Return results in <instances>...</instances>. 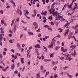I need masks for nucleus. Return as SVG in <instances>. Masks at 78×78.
Masks as SVG:
<instances>
[{
  "label": "nucleus",
  "instance_id": "obj_23",
  "mask_svg": "<svg viewBox=\"0 0 78 78\" xmlns=\"http://www.w3.org/2000/svg\"><path fill=\"white\" fill-rule=\"evenodd\" d=\"M56 3L55 2H54L52 4L51 6V8H52L54 6H55V5Z\"/></svg>",
  "mask_w": 78,
  "mask_h": 78
},
{
  "label": "nucleus",
  "instance_id": "obj_54",
  "mask_svg": "<svg viewBox=\"0 0 78 78\" xmlns=\"http://www.w3.org/2000/svg\"><path fill=\"white\" fill-rule=\"evenodd\" d=\"M74 54L75 56V55H76V52L75 50H74Z\"/></svg>",
  "mask_w": 78,
  "mask_h": 78
},
{
  "label": "nucleus",
  "instance_id": "obj_49",
  "mask_svg": "<svg viewBox=\"0 0 78 78\" xmlns=\"http://www.w3.org/2000/svg\"><path fill=\"white\" fill-rule=\"evenodd\" d=\"M36 2V0H34L33 1V3L34 5L35 4Z\"/></svg>",
  "mask_w": 78,
  "mask_h": 78
},
{
  "label": "nucleus",
  "instance_id": "obj_27",
  "mask_svg": "<svg viewBox=\"0 0 78 78\" xmlns=\"http://www.w3.org/2000/svg\"><path fill=\"white\" fill-rule=\"evenodd\" d=\"M19 8H18L16 11V13H17V14H19Z\"/></svg>",
  "mask_w": 78,
  "mask_h": 78
},
{
  "label": "nucleus",
  "instance_id": "obj_48",
  "mask_svg": "<svg viewBox=\"0 0 78 78\" xmlns=\"http://www.w3.org/2000/svg\"><path fill=\"white\" fill-rule=\"evenodd\" d=\"M19 21V18H17L16 21V22H18Z\"/></svg>",
  "mask_w": 78,
  "mask_h": 78
},
{
  "label": "nucleus",
  "instance_id": "obj_37",
  "mask_svg": "<svg viewBox=\"0 0 78 78\" xmlns=\"http://www.w3.org/2000/svg\"><path fill=\"white\" fill-rule=\"evenodd\" d=\"M43 47L44 48V49H45V50H46V51H48L47 48L44 46H43Z\"/></svg>",
  "mask_w": 78,
  "mask_h": 78
},
{
  "label": "nucleus",
  "instance_id": "obj_13",
  "mask_svg": "<svg viewBox=\"0 0 78 78\" xmlns=\"http://www.w3.org/2000/svg\"><path fill=\"white\" fill-rule=\"evenodd\" d=\"M67 5L66 4L63 7V8L62 9V11H63V10H65V9L66 8Z\"/></svg>",
  "mask_w": 78,
  "mask_h": 78
},
{
  "label": "nucleus",
  "instance_id": "obj_64",
  "mask_svg": "<svg viewBox=\"0 0 78 78\" xmlns=\"http://www.w3.org/2000/svg\"><path fill=\"white\" fill-rule=\"evenodd\" d=\"M12 40H10L9 41L10 43H12Z\"/></svg>",
  "mask_w": 78,
  "mask_h": 78
},
{
  "label": "nucleus",
  "instance_id": "obj_33",
  "mask_svg": "<svg viewBox=\"0 0 78 78\" xmlns=\"http://www.w3.org/2000/svg\"><path fill=\"white\" fill-rule=\"evenodd\" d=\"M62 19L61 20V22H63V21H64V20H65V19H64V18H61Z\"/></svg>",
  "mask_w": 78,
  "mask_h": 78
},
{
  "label": "nucleus",
  "instance_id": "obj_32",
  "mask_svg": "<svg viewBox=\"0 0 78 78\" xmlns=\"http://www.w3.org/2000/svg\"><path fill=\"white\" fill-rule=\"evenodd\" d=\"M48 19L50 20L51 19V20H52V17H51V16H49L48 17Z\"/></svg>",
  "mask_w": 78,
  "mask_h": 78
},
{
  "label": "nucleus",
  "instance_id": "obj_8",
  "mask_svg": "<svg viewBox=\"0 0 78 78\" xmlns=\"http://www.w3.org/2000/svg\"><path fill=\"white\" fill-rule=\"evenodd\" d=\"M34 47L35 48H41V46H40V45L39 44H37V45H36L34 46Z\"/></svg>",
  "mask_w": 78,
  "mask_h": 78
},
{
  "label": "nucleus",
  "instance_id": "obj_17",
  "mask_svg": "<svg viewBox=\"0 0 78 78\" xmlns=\"http://www.w3.org/2000/svg\"><path fill=\"white\" fill-rule=\"evenodd\" d=\"M69 25V23H66V25H64V27H66L67 26L66 28H68V26H67V25Z\"/></svg>",
  "mask_w": 78,
  "mask_h": 78
},
{
  "label": "nucleus",
  "instance_id": "obj_55",
  "mask_svg": "<svg viewBox=\"0 0 78 78\" xmlns=\"http://www.w3.org/2000/svg\"><path fill=\"white\" fill-rule=\"evenodd\" d=\"M73 75H68V77L69 78H72V77H73Z\"/></svg>",
  "mask_w": 78,
  "mask_h": 78
},
{
  "label": "nucleus",
  "instance_id": "obj_43",
  "mask_svg": "<svg viewBox=\"0 0 78 78\" xmlns=\"http://www.w3.org/2000/svg\"><path fill=\"white\" fill-rule=\"evenodd\" d=\"M72 59V58H71V57H69L68 58V60L69 61H71Z\"/></svg>",
  "mask_w": 78,
  "mask_h": 78
},
{
  "label": "nucleus",
  "instance_id": "obj_30",
  "mask_svg": "<svg viewBox=\"0 0 78 78\" xmlns=\"http://www.w3.org/2000/svg\"><path fill=\"white\" fill-rule=\"evenodd\" d=\"M72 6V5H68V7L69 8H71Z\"/></svg>",
  "mask_w": 78,
  "mask_h": 78
},
{
  "label": "nucleus",
  "instance_id": "obj_28",
  "mask_svg": "<svg viewBox=\"0 0 78 78\" xmlns=\"http://www.w3.org/2000/svg\"><path fill=\"white\" fill-rule=\"evenodd\" d=\"M40 74V73H37V78H38L39 77Z\"/></svg>",
  "mask_w": 78,
  "mask_h": 78
},
{
  "label": "nucleus",
  "instance_id": "obj_36",
  "mask_svg": "<svg viewBox=\"0 0 78 78\" xmlns=\"http://www.w3.org/2000/svg\"><path fill=\"white\" fill-rule=\"evenodd\" d=\"M2 40H3V37H0V42H2Z\"/></svg>",
  "mask_w": 78,
  "mask_h": 78
},
{
  "label": "nucleus",
  "instance_id": "obj_24",
  "mask_svg": "<svg viewBox=\"0 0 78 78\" xmlns=\"http://www.w3.org/2000/svg\"><path fill=\"white\" fill-rule=\"evenodd\" d=\"M66 35L68 34V33L69 32V29H67L66 30Z\"/></svg>",
  "mask_w": 78,
  "mask_h": 78
},
{
  "label": "nucleus",
  "instance_id": "obj_18",
  "mask_svg": "<svg viewBox=\"0 0 78 78\" xmlns=\"http://www.w3.org/2000/svg\"><path fill=\"white\" fill-rule=\"evenodd\" d=\"M17 28V26L16 25H15L14 28V33H16V28Z\"/></svg>",
  "mask_w": 78,
  "mask_h": 78
},
{
  "label": "nucleus",
  "instance_id": "obj_34",
  "mask_svg": "<svg viewBox=\"0 0 78 78\" xmlns=\"http://www.w3.org/2000/svg\"><path fill=\"white\" fill-rule=\"evenodd\" d=\"M38 23H37V25H36V26L35 27V28L36 30H37V28H38Z\"/></svg>",
  "mask_w": 78,
  "mask_h": 78
},
{
  "label": "nucleus",
  "instance_id": "obj_4",
  "mask_svg": "<svg viewBox=\"0 0 78 78\" xmlns=\"http://www.w3.org/2000/svg\"><path fill=\"white\" fill-rule=\"evenodd\" d=\"M53 42H52V41L51 42V43L49 45H48V48H53Z\"/></svg>",
  "mask_w": 78,
  "mask_h": 78
},
{
  "label": "nucleus",
  "instance_id": "obj_51",
  "mask_svg": "<svg viewBox=\"0 0 78 78\" xmlns=\"http://www.w3.org/2000/svg\"><path fill=\"white\" fill-rule=\"evenodd\" d=\"M0 59H2V58H3V56L2 55V54L0 53Z\"/></svg>",
  "mask_w": 78,
  "mask_h": 78
},
{
  "label": "nucleus",
  "instance_id": "obj_14",
  "mask_svg": "<svg viewBox=\"0 0 78 78\" xmlns=\"http://www.w3.org/2000/svg\"><path fill=\"white\" fill-rule=\"evenodd\" d=\"M28 33L30 36H31V35L33 36L34 35V33L33 32H29Z\"/></svg>",
  "mask_w": 78,
  "mask_h": 78
},
{
  "label": "nucleus",
  "instance_id": "obj_25",
  "mask_svg": "<svg viewBox=\"0 0 78 78\" xmlns=\"http://www.w3.org/2000/svg\"><path fill=\"white\" fill-rule=\"evenodd\" d=\"M59 58H60V59L61 60L63 59H64V57H63V56H59Z\"/></svg>",
  "mask_w": 78,
  "mask_h": 78
},
{
  "label": "nucleus",
  "instance_id": "obj_20",
  "mask_svg": "<svg viewBox=\"0 0 78 78\" xmlns=\"http://www.w3.org/2000/svg\"><path fill=\"white\" fill-rule=\"evenodd\" d=\"M54 53H52V54H51L50 57L53 58L54 57Z\"/></svg>",
  "mask_w": 78,
  "mask_h": 78
},
{
  "label": "nucleus",
  "instance_id": "obj_22",
  "mask_svg": "<svg viewBox=\"0 0 78 78\" xmlns=\"http://www.w3.org/2000/svg\"><path fill=\"white\" fill-rule=\"evenodd\" d=\"M17 47L19 48V50H20V44L19 43H17Z\"/></svg>",
  "mask_w": 78,
  "mask_h": 78
},
{
  "label": "nucleus",
  "instance_id": "obj_41",
  "mask_svg": "<svg viewBox=\"0 0 78 78\" xmlns=\"http://www.w3.org/2000/svg\"><path fill=\"white\" fill-rule=\"evenodd\" d=\"M18 73V71L17 70L15 71L14 72V73H15V74H17Z\"/></svg>",
  "mask_w": 78,
  "mask_h": 78
},
{
  "label": "nucleus",
  "instance_id": "obj_56",
  "mask_svg": "<svg viewBox=\"0 0 78 78\" xmlns=\"http://www.w3.org/2000/svg\"><path fill=\"white\" fill-rule=\"evenodd\" d=\"M69 67V66H66L65 67L63 68V69L64 70H65L67 68H68Z\"/></svg>",
  "mask_w": 78,
  "mask_h": 78
},
{
  "label": "nucleus",
  "instance_id": "obj_2",
  "mask_svg": "<svg viewBox=\"0 0 78 78\" xmlns=\"http://www.w3.org/2000/svg\"><path fill=\"white\" fill-rule=\"evenodd\" d=\"M53 8H51L49 10V12H50V14H51L52 13H52H53V12H54V11H55V9H54L53 10Z\"/></svg>",
  "mask_w": 78,
  "mask_h": 78
},
{
  "label": "nucleus",
  "instance_id": "obj_60",
  "mask_svg": "<svg viewBox=\"0 0 78 78\" xmlns=\"http://www.w3.org/2000/svg\"><path fill=\"white\" fill-rule=\"evenodd\" d=\"M71 37V36H68V39H70Z\"/></svg>",
  "mask_w": 78,
  "mask_h": 78
},
{
  "label": "nucleus",
  "instance_id": "obj_50",
  "mask_svg": "<svg viewBox=\"0 0 78 78\" xmlns=\"http://www.w3.org/2000/svg\"><path fill=\"white\" fill-rule=\"evenodd\" d=\"M49 36H45V40L46 39H47L48 38H49Z\"/></svg>",
  "mask_w": 78,
  "mask_h": 78
},
{
  "label": "nucleus",
  "instance_id": "obj_11",
  "mask_svg": "<svg viewBox=\"0 0 78 78\" xmlns=\"http://www.w3.org/2000/svg\"><path fill=\"white\" fill-rule=\"evenodd\" d=\"M47 12L46 11H44V12H42L41 13V14L43 15H47Z\"/></svg>",
  "mask_w": 78,
  "mask_h": 78
},
{
  "label": "nucleus",
  "instance_id": "obj_38",
  "mask_svg": "<svg viewBox=\"0 0 78 78\" xmlns=\"http://www.w3.org/2000/svg\"><path fill=\"white\" fill-rule=\"evenodd\" d=\"M24 15L25 16H26L29 19H30V17H28L27 16V14H26V13L25 12V13H24Z\"/></svg>",
  "mask_w": 78,
  "mask_h": 78
},
{
  "label": "nucleus",
  "instance_id": "obj_35",
  "mask_svg": "<svg viewBox=\"0 0 78 78\" xmlns=\"http://www.w3.org/2000/svg\"><path fill=\"white\" fill-rule=\"evenodd\" d=\"M40 30L41 28H39L38 29L36 30V31H37V32H40Z\"/></svg>",
  "mask_w": 78,
  "mask_h": 78
},
{
  "label": "nucleus",
  "instance_id": "obj_10",
  "mask_svg": "<svg viewBox=\"0 0 78 78\" xmlns=\"http://www.w3.org/2000/svg\"><path fill=\"white\" fill-rule=\"evenodd\" d=\"M61 50L63 51V52H65L66 51H67V49H64L63 47L61 48Z\"/></svg>",
  "mask_w": 78,
  "mask_h": 78
},
{
  "label": "nucleus",
  "instance_id": "obj_1",
  "mask_svg": "<svg viewBox=\"0 0 78 78\" xmlns=\"http://www.w3.org/2000/svg\"><path fill=\"white\" fill-rule=\"evenodd\" d=\"M53 8H51L49 10V12H50V14H51L52 13H52H53V12H54V11H55V9H54L53 10Z\"/></svg>",
  "mask_w": 78,
  "mask_h": 78
},
{
  "label": "nucleus",
  "instance_id": "obj_21",
  "mask_svg": "<svg viewBox=\"0 0 78 78\" xmlns=\"http://www.w3.org/2000/svg\"><path fill=\"white\" fill-rule=\"evenodd\" d=\"M24 11L26 12V16L27 15H28V14H29V12L28 11H27V9H25V10H24Z\"/></svg>",
  "mask_w": 78,
  "mask_h": 78
},
{
  "label": "nucleus",
  "instance_id": "obj_58",
  "mask_svg": "<svg viewBox=\"0 0 78 78\" xmlns=\"http://www.w3.org/2000/svg\"><path fill=\"white\" fill-rule=\"evenodd\" d=\"M42 2L43 3V4H44L45 3V0H42Z\"/></svg>",
  "mask_w": 78,
  "mask_h": 78
},
{
  "label": "nucleus",
  "instance_id": "obj_45",
  "mask_svg": "<svg viewBox=\"0 0 78 78\" xmlns=\"http://www.w3.org/2000/svg\"><path fill=\"white\" fill-rule=\"evenodd\" d=\"M33 25H34L35 26H36V25H37V23H36V22H34L33 23Z\"/></svg>",
  "mask_w": 78,
  "mask_h": 78
},
{
  "label": "nucleus",
  "instance_id": "obj_61",
  "mask_svg": "<svg viewBox=\"0 0 78 78\" xmlns=\"http://www.w3.org/2000/svg\"><path fill=\"white\" fill-rule=\"evenodd\" d=\"M72 28H73V29H74V30H75L76 26H75V27H74V26H73V27H72Z\"/></svg>",
  "mask_w": 78,
  "mask_h": 78
},
{
  "label": "nucleus",
  "instance_id": "obj_15",
  "mask_svg": "<svg viewBox=\"0 0 78 78\" xmlns=\"http://www.w3.org/2000/svg\"><path fill=\"white\" fill-rule=\"evenodd\" d=\"M11 67L12 70H13V69H14L15 67L14 64H12V65H11Z\"/></svg>",
  "mask_w": 78,
  "mask_h": 78
},
{
  "label": "nucleus",
  "instance_id": "obj_42",
  "mask_svg": "<svg viewBox=\"0 0 78 78\" xmlns=\"http://www.w3.org/2000/svg\"><path fill=\"white\" fill-rule=\"evenodd\" d=\"M41 70H43V66L42 65H41Z\"/></svg>",
  "mask_w": 78,
  "mask_h": 78
},
{
  "label": "nucleus",
  "instance_id": "obj_12",
  "mask_svg": "<svg viewBox=\"0 0 78 78\" xmlns=\"http://www.w3.org/2000/svg\"><path fill=\"white\" fill-rule=\"evenodd\" d=\"M44 62H46L47 61H51V59H44Z\"/></svg>",
  "mask_w": 78,
  "mask_h": 78
},
{
  "label": "nucleus",
  "instance_id": "obj_59",
  "mask_svg": "<svg viewBox=\"0 0 78 78\" xmlns=\"http://www.w3.org/2000/svg\"><path fill=\"white\" fill-rule=\"evenodd\" d=\"M41 34H38V36L39 37H41Z\"/></svg>",
  "mask_w": 78,
  "mask_h": 78
},
{
  "label": "nucleus",
  "instance_id": "obj_19",
  "mask_svg": "<svg viewBox=\"0 0 78 78\" xmlns=\"http://www.w3.org/2000/svg\"><path fill=\"white\" fill-rule=\"evenodd\" d=\"M58 30H60L59 31L60 33H62V32L63 31L62 29L61 28H58Z\"/></svg>",
  "mask_w": 78,
  "mask_h": 78
},
{
  "label": "nucleus",
  "instance_id": "obj_44",
  "mask_svg": "<svg viewBox=\"0 0 78 78\" xmlns=\"http://www.w3.org/2000/svg\"><path fill=\"white\" fill-rule=\"evenodd\" d=\"M48 29L49 30H52V29L51 28H50V27H49V26H48Z\"/></svg>",
  "mask_w": 78,
  "mask_h": 78
},
{
  "label": "nucleus",
  "instance_id": "obj_53",
  "mask_svg": "<svg viewBox=\"0 0 78 78\" xmlns=\"http://www.w3.org/2000/svg\"><path fill=\"white\" fill-rule=\"evenodd\" d=\"M0 12L1 14H3V10H0Z\"/></svg>",
  "mask_w": 78,
  "mask_h": 78
},
{
  "label": "nucleus",
  "instance_id": "obj_6",
  "mask_svg": "<svg viewBox=\"0 0 78 78\" xmlns=\"http://www.w3.org/2000/svg\"><path fill=\"white\" fill-rule=\"evenodd\" d=\"M76 47V45H71L70 46V48H73L72 49H70V50H73V49H74V48H75V47Z\"/></svg>",
  "mask_w": 78,
  "mask_h": 78
},
{
  "label": "nucleus",
  "instance_id": "obj_52",
  "mask_svg": "<svg viewBox=\"0 0 78 78\" xmlns=\"http://www.w3.org/2000/svg\"><path fill=\"white\" fill-rule=\"evenodd\" d=\"M44 27H45V28H48V25H44Z\"/></svg>",
  "mask_w": 78,
  "mask_h": 78
},
{
  "label": "nucleus",
  "instance_id": "obj_57",
  "mask_svg": "<svg viewBox=\"0 0 78 78\" xmlns=\"http://www.w3.org/2000/svg\"><path fill=\"white\" fill-rule=\"evenodd\" d=\"M17 58V56L16 55H15L14 57V59H16V58Z\"/></svg>",
  "mask_w": 78,
  "mask_h": 78
},
{
  "label": "nucleus",
  "instance_id": "obj_47",
  "mask_svg": "<svg viewBox=\"0 0 78 78\" xmlns=\"http://www.w3.org/2000/svg\"><path fill=\"white\" fill-rule=\"evenodd\" d=\"M2 36H4V34H0V37H3Z\"/></svg>",
  "mask_w": 78,
  "mask_h": 78
},
{
  "label": "nucleus",
  "instance_id": "obj_39",
  "mask_svg": "<svg viewBox=\"0 0 78 78\" xmlns=\"http://www.w3.org/2000/svg\"><path fill=\"white\" fill-rule=\"evenodd\" d=\"M75 5H76L75 6L76 8V9H78V5H77L76 3H74Z\"/></svg>",
  "mask_w": 78,
  "mask_h": 78
},
{
  "label": "nucleus",
  "instance_id": "obj_26",
  "mask_svg": "<svg viewBox=\"0 0 78 78\" xmlns=\"http://www.w3.org/2000/svg\"><path fill=\"white\" fill-rule=\"evenodd\" d=\"M59 48H60V47H58V46H57L55 48V49L56 50H58V49Z\"/></svg>",
  "mask_w": 78,
  "mask_h": 78
},
{
  "label": "nucleus",
  "instance_id": "obj_62",
  "mask_svg": "<svg viewBox=\"0 0 78 78\" xmlns=\"http://www.w3.org/2000/svg\"><path fill=\"white\" fill-rule=\"evenodd\" d=\"M6 52L4 51L3 52V54L4 55H6Z\"/></svg>",
  "mask_w": 78,
  "mask_h": 78
},
{
  "label": "nucleus",
  "instance_id": "obj_3",
  "mask_svg": "<svg viewBox=\"0 0 78 78\" xmlns=\"http://www.w3.org/2000/svg\"><path fill=\"white\" fill-rule=\"evenodd\" d=\"M59 14V13H58V12L57 11H56L55 12H53L52 13V15L53 16H57V15Z\"/></svg>",
  "mask_w": 78,
  "mask_h": 78
},
{
  "label": "nucleus",
  "instance_id": "obj_7",
  "mask_svg": "<svg viewBox=\"0 0 78 78\" xmlns=\"http://www.w3.org/2000/svg\"><path fill=\"white\" fill-rule=\"evenodd\" d=\"M56 36H55V37H54L52 39V42H53V45H55V41L54 39L55 38H56Z\"/></svg>",
  "mask_w": 78,
  "mask_h": 78
},
{
  "label": "nucleus",
  "instance_id": "obj_29",
  "mask_svg": "<svg viewBox=\"0 0 78 78\" xmlns=\"http://www.w3.org/2000/svg\"><path fill=\"white\" fill-rule=\"evenodd\" d=\"M58 17L59 18V19H62V16H59V14H58Z\"/></svg>",
  "mask_w": 78,
  "mask_h": 78
},
{
  "label": "nucleus",
  "instance_id": "obj_46",
  "mask_svg": "<svg viewBox=\"0 0 78 78\" xmlns=\"http://www.w3.org/2000/svg\"><path fill=\"white\" fill-rule=\"evenodd\" d=\"M57 74H55V75H54V78H56L57 77Z\"/></svg>",
  "mask_w": 78,
  "mask_h": 78
},
{
  "label": "nucleus",
  "instance_id": "obj_40",
  "mask_svg": "<svg viewBox=\"0 0 78 78\" xmlns=\"http://www.w3.org/2000/svg\"><path fill=\"white\" fill-rule=\"evenodd\" d=\"M23 34H20V39H21L22 37H23Z\"/></svg>",
  "mask_w": 78,
  "mask_h": 78
},
{
  "label": "nucleus",
  "instance_id": "obj_16",
  "mask_svg": "<svg viewBox=\"0 0 78 78\" xmlns=\"http://www.w3.org/2000/svg\"><path fill=\"white\" fill-rule=\"evenodd\" d=\"M1 23L2 25H3V24H5V21H4V20H1Z\"/></svg>",
  "mask_w": 78,
  "mask_h": 78
},
{
  "label": "nucleus",
  "instance_id": "obj_5",
  "mask_svg": "<svg viewBox=\"0 0 78 78\" xmlns=\"http://www.w3.org/2000/svg\"><path fill=\"white\" fill-rule=\"evenodd\" d=\"M34 14H32V17H35L37 15V11L36 10H34Z\"/></svg>",
  "mask_w": 78,
  "mask_h": 78
},
{
  "label": "nucleus",
  "instance_id": "obj_63",
  "mask_svg": "<svg viewBox=\"0 0 78 78\" xmlns=\"http://www.w3.org/2000/svg\"><path fill=\"white\" fill-rule=\"evenodd\" d=\"M57 66H55V67L54 68H53V69L55 70H56V69H57Z\"/></svg>",
  "mask_w": 78,
  "mask_h": 78
},
{
  "label": "nucleus",
  "instance_id": "obj_31",
  "mask_svg": "<svg viewBox=\"0 0 78 78\" xmlns=\"http://www.w3.org/2000/svg\"><path fill=\"white\" fill-rule=\"evenodd\" d=\"M15 20V19H13L12 20V23L11 25V26H12V25H13V23H14V21Z\"/></svg>",
  "mask_w": 78,
  "mask_h": 78
},
{
  "label": "nucleus",
  "instance_id": "obj_9",
  "mask_svg": "<svg viewBox=\"0 0 78 78\" xmlns=\"http://www.w3.org/2000/svg\"><path fill=\"white\" fill-rule=\"evenodd\" d=\"M21 58V62L22 64H23L24 63V58Z\"/></svg>",
  "mask_w": 78,
  "mask_h": 78
}]
</instances>
